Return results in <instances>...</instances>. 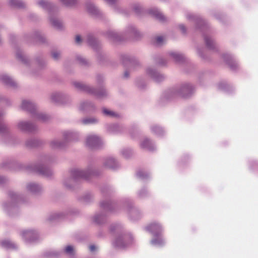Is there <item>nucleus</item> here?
Masks as SVG:
<instances>
[{"label":"nucleus","instance_id":"2eb2a0df","mask_svg":"<svg viewBox=\"0 0 258 258\" xmlns=\"http://www.w3.org/2000/svg\"><path fill=\"white\" fill-rule=\"evenodd\" d=\"M65 251L66 253L69 254H73L74 249L73 247L72 246L69 245L66 247Z\"/></svg>","mask_w":258,"mask_h":258},{"label":"nucleus","instance_id":"a878e982","mask_svg":"<svg viewBox=\"0 0 258 258\" xmlns=\"http://www.w3.org/2000/svg\"><path fill=\"white\" fill-rule=\"evenodd\" d=\"M106 1L108 4H114L117 0H105Z\"/></svg>","mask_w":258,"mask_h":258},{"label":"nucleus","instance_id":"7ed1b4c3","mask_svg":"<svg viewBox=\"0 0 258 258\" xmlns=\"http://www.w3.org/2000/svg\"><path fill=\"white\" fill-rule=\"evenodd\" d=\"M22 108L23 109L32 112L34 110L35 106L32 102L30 101H23L22 104Z\"/></svg>","mask_w":258,"mask_h":258},{"label":"nucleus","instance_id":"cd10ccee","mask_svg":"<svg viewBox=\"0 0 258 258\" xmlns=\"http://www.w3.org/2000/svg\"><path fill=\"white\" fill-rule=\"evenodd\" d=\"M93 122H94V120H93L92 119H87V120H84L85 123Z\"/></svg>","mask_w":258,"mask_h":258},{"label":"nucleus","instance_id":"7c9ffc66","mask_svg":"<svg viewBox=\"0 0 258 258\" xmlns=\"http://www.w3.org/2000/svg\"><path fill=\"white\" fill-rule=\"evenodd\" d=\"M85 61V60H84L83 58L80 59V62L84 63Z\"/></svg>","mask_w":258,"mask_h":258},{"label":"nucleus","instance_id":"39448f33","mask_svg":"<svg viewBox=\"0 0 258 258\" xmlns=\"http://www.w3.org/2000/svg\"><path fill=\"white\" fill-rule=\"evenodd\" d=\"M2 244L4 247L6 248H14L15 247L14 244L9 240H4L2 241Z\"/></svg>","mask_w":258,"mask_h":258},{"label":"nucleus","instance_id":"ddd939ff","mask_svg":"<svg viewBox=\"0 0 258 258\" xmlns=\"http://www.w3.org/2000/svg\"><path fill=\"white\" fill-rule=\"evenodd\" d=\"M205 41L206 43V45L208 47L210 48H212L213 47L214 43L213 40H212L210 38H205Z\"/></svg>","mask_w":258,"mask_h":258},{"label":"nucleus","instance_id":"c756f323","mask_svg":"<svg viewBox=\"0 0 258 258\" xmlns=\"http://www.w3.org/2000/svg\"><path fill=\"white\" fill-rule=\"evenodd\" d=\"M124 76H125V77H128V74H127V73L126 72H125Z\"/></svg>","mask_w":258,"mask_h":258},{"label":"nucleus","instance_id":"f257e3e1","mask_svg":"<svg viewBox=\"0 0 258 258\" xmlns=\"http://www.w3.org/2000/svg\"><path fill=\"white\" fill-rule=\"evenodd\" d=\"M147 229L154 235H158L162 231V227L160 225L155 222L152 223L149 225Z\"/></svg>","mask_w":258,"mask_h":258},{"label":"nucleus","instance_id":"0eeeda50","mask_svg":"<svg viewBox=\"0 0 258 258\" xmlns=\"http://www.w3.org/2000/svg\"><path fill=\"white\" fill-rule=\"evenodd\" d=\"M115 164V161L113 158H110L107 160L106 166L110 168H113L114 165Z\"/></svg>","mask_w":258,"mask_h":258},{"label":"nucleus","instance_id":"2f4dec72","mask_svg":"<svg viewBox=\"0 0 258 258\" xmlns=\"http://www.w3.org/2000/svg\"><path fill=\"white\" fill-rule=\"evenodd\" d=\"M152 242L153 243V244H156V241L155 240H153L152 241Z\"/></svg>","mask_w":258,"mask_h":258},{"label":"nucleus","instance_id":"dca6fc26","mask_svg":"<svg viewBox=\"0 0 258 258\" xmlns=\"http://www.w3.org/2000/svg\"><path fill=\"white\" fill-rule=\"evenodd\" d=\"M172 55L176 61H180L183 58V56L179 54L174 53H172Z\"/></svg>","mask_w":258,"mask_h":258},{"label":"nucleus","instance_id":"9b49d317","mask_svg":"<svg viewBox=\"0 0 258 258\" xmlns=\"http://www.w3.org/2000/svg\"><path fill=\"white\" fill-rule=\"evenodd\" d=\"M51 22L52 24L55 27L60 28L62 26L61 22L57 20H51Z\"/></svg>","mask_w":258,"mask_h":258},{"label":"nucleus","instance_id":"f8f14e48","mask_svg":"<svg viewBox=\"0 0 258 258\" xmlns=\"http://www.w3.org/2000/svg\"><path fill=\"white\" fill-rule=\"evenodd\" d=\"M38 4L43 8H48L50 6L49 3L43 0L39 1Z\"/></svg>","mask_w":258,"mask_h":258},{"label":"nucleus","instance_id":"5701e85b","mask_svg":"<svg viewBox=\"0 0 258 258\" xmlns=\"http://www.w3.org/2000/svg\"><path fill=\"white\" fill-rule=\"evenodd\" d=\"M89 249L91 251L93 252L96 249V247L94 245H91L89 246Z\"/></svg>","mask_w":258,"mask_h":258},{"label":"nucleus","instance_id":"393cba45","mask_svg":"<svg viewBox=\"0 0 258 258\" xmlns=\"http://www.w3.org/2000/svg\"><path fill=\"white\" fill-rule=\"evenodd\" d=\"M179 28L182 33H185V28L183 25H180Z\"/></svg>","mask_w":258,"mask_h":258},{"label":"nucleus","instance_id":"4468645a","mask_svg":"<svg viewBox=\"0 0 258 258\" xmlns=\"http://www.w3.org/2000/svg\"><path fill=\"white\" fill-rule=\"evenodd\" d=\"M28 188L32 191H35L38 188V186L35 183H31L28 185Z\"/></svg>","mask_w":258,"mask_h":258},{"label":"nucleus","instance_id":"6e6552de","mask_svg":"<svg viewBox=\"0 0 258 258\" xmlns=\"http://www.w3.org/2000/svg\"><path fill=\"white\" fill-rule=\"evenodd\" d=\"M74 172L76 177H85V172L83 171L76 170Z\"/></svg>","mask_w":258,"mask_h":258},{"label":"nucleus","instance_id":"f3484780","mask_svg":"<svg viewBox=\"0 0 258 258\" xmlns=\"http://www.w3.org/2000/svg\"><path fill=\"white\" fill-rule=\"evenodd\" d=\"M154 15L157 19H159L161 21H163L165 19L164 16H163L158 12H156Z\"/></svg>","mask_w":258,"mask_h":258},{"label":"nucleus","instance_id":"aec40b11","mask_svg":"<svg viewBox=\"0 0 258 258\" xmlns=\"http://www.w3.org/2000/svg\"><path fill=\"white\" fill-rule=\"evenodd\" d=\"M87 9L89 12L91 13H95L96 12L95 8L92 5H91L89 7H88Z\"/></svg>","mask_w":258,"mask_h":258},{"label":"nucleus","instance_id":"1a4fd4ad","mask_svg":"<svg viewBox=\"0 0 258 258\" xmlns=\"http://www.w3.org/2000/svg\"><path fill=\"white\" fill-rule=\"evenodd\" d=\"M63 4L66 6H71L75 4L77 0H60Z\"/></svg>","mask_w":258,"mask_h":258},{"label":"nucleus","instance_id":"473e14b6","mask_svg":"<svg viewBox=\"0 0 258 258\" xmlns=\"http://www.w3.org/2000/svg\"><path fill=\"white\" fill-rule=\"evenodd\" d=\"M88 41H89V43H91V40L90 39H89Z\"/></svg>","mask_w":258,"mask_h":258},{"label":"nucleus","instance_id":"c85d7f7f","mask_svg":"<svg viewBox=\"0 0 258 258\" xmlns=\"http://www.w3.org/2000/svg\"><path fill=\"white\" fill-rule=\"evenodd\" d=\"M59 146V145H54V143H52V147H55V146H56V147H58Z\"/></svg>","mask_w":258,"mask_h":258},{"label":"nucleus","instance_id":"f03ea898","mask_svg":"<svg viewBox=\"0 0 258 258\" xmlns=\"http://www.w3.org/2000/svg\"><path fill=\"white\" fill-rule=\"evenodd\" d=\"M100 142V140L97 136L91 135L87 138L86 143L89 147H94L98 145Z\"/></svg>","mask_w":258,"mask_h":258},{"label":"nucleus","instance_id":"bb28decb","mask_svg":"<svg viewBox=\"0 0 258 258\" xmlns=\"http://www.w3.org/2000/svg\"><path fill=\"white\" fill-rule=\"evenodd\" d=\"M10 3L12 5H17V4L16 3V0H11Z\"/></svg>","mask_w":258,"mask_h":258},{"label":"nucleus","instance_id":"20e7f679","mask_svg":"<svg viewBox=\"0 0 258 258\" xmlns=\"http://www.w3.org/2000/svg\"><path fill=\"white\" fill-rule=\"evenodd\" d=\"M1 79L4 83L10 85L11 86H14L15 83L13 80L7 75H3L1 77Z\"/></svg>","mask_w":258,"mask_h":258},{"label":"nucleus","instance_id":"b1692460","mask_svg":"<svg viewBox=\"0 0 258 258\" xmlns=\"http://www.w3.org/2000/svg\"><path fill=\"white\" fill-rule=\"evenodd\" d=\"M75 85L76 87H77V88H79L80 89H83V85H82L80 83H76L75 84Z\"/></svg>","mask_w":258,"mask_h":258},{"label":"nucleus","instance_id":"6ab92c4d","mask_svg":"<svg viewBox=\"0 0 258 258\" xmlns=\"http://www.w3.org/2000/svg\"><path fill=\"white\" fill-rule=\"evenodd\" d=\"M163 41V38L162 36H158L156 38V44L160 45Z\"/></svg>","mask_w":258,"mask_h":258},{"label":"nucleus","instance_id":"423d86ee","mask_svg":"<svg viewBox=\"0 0 258 258\" xmlns=\"http://www.w3.org/2000/svg\"><path fill=\"white\" fill-rule=\"evenodd\" d=\"M19 127L22 130H29L30 124L26 122H22L19 123Z\"/></svg>","mask_w":258,"mask_h":258},{"label":"nucleus","instance_id":"4be33fe9","mask_svg":"<svg viewBox=\"0 0 258 258\" xmlns=\"http://www.w3.org/2000/svg\"><path fill=\"white\" fill-rule=\"evenodd\" d=\"M75 41L77 43H78V44L80 43L82 41L80 36L77 35L76 37Z\"/></svg>","mask_w":258,"mask_h":258},{"label":"nucleus","instance_id":"412c9836","mask_svg":"<svg viewBox=\"0 0 258 258\" xmlns=\"http://www.w3.org/2000/svg\"><path fill=\"white\" fill-rule=\"evenodd\" d=\"M52 56L54 59H57L59 56V53L57 52H53L52 53Z\"/></svg>","mask_w":258,"mask_h":258},{"label":"nucleus","instance_id":"a211bd4d","mask_svg":"<svg viewBox=\"0 0 258 258\" xmlns=\"http://www.w3.org/2000/svg\"><path fill=\"white\" fill-rule=\"evenodd\" d=\"M150 141L148 140H145L141 144L143 148H147L150 145Z\"/></svg>","mask_w":258,"mask_h":258},{"label":"nucleus","instance_id":"9d476101","mask_svg":"<svg viewBox=\"0 0 258 258\" xmlns=\"http://www.w3.org/2000/svg\"><path fill=\"white\" fill-rule=\"evenodd\" d=\"M103 111V113L106 115L110 116H117V114L115 112L108 110L106 109H104Z\"/></svg>","mask_w":258,"mask_h":258}]
</instances>
